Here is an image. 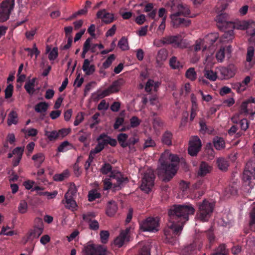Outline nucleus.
Instances as JSON below:
<instances>
[{"label":"nucleus","instance_id":"nucleus-1","mask_svg":"<svg viewBox=\"0 0 255 255\" xmlns=\"http://www.w3.org/2000/svg\"><path fill=\"white\" fill-rule=\"evenodd\" d=\"M195 211L190 204L172 206L168 211L169 222L164 230L166 238L173 239L179 236L184 224L188 221L189 216L193 215Z\"/></svg>","mask_w":255,"mask_h":255},{"label":"nucleus","instance_id":"nucleus-2","mask_svg":"<svg viewBox=\"0 0 255 255\" xmlns=\"http://www.w3.org/2000/svg\"><path fill=\"white\" fill-rule=\"evenodd\" d=\"M159 161L161 165L158 168L159 175L163 181L169 182L177 173L179 158L177 155L165 152L161 154Z\"/></svg>","mask_w":255,"mask_h":255},{"label":"nucleus","instance_id":"nucleus-3","mask_svg":"<svg viewBox=\"0 0 255 255\" xmlns=\"http://www.w3.org/2000/svg\"><path fill=\"white\" fill-rule=\"evenodd\" d=\"M157 44L158 47L171 44L174 47L183 49L188 46L186 40L184 39L180 34L165 36L159 40Z\"/></svg>","mask_w":255,"mask_h":255},{"label":"nucleus","instance_id":"nucleus-4","mask_svg":"<svg viewBox=\"0 0 255 255\" xmlns=\"http://www.w3.org/2000/svg\"><path fill=\"white\" fill-rule=\"evenodd\" d=\"M214 204L205 199L198 204V211L197 213L198 218L202 221H207L211 217L214 208Z\"/></svg>","mask_w":255,"mask_h":255},{"label":"nucleus","instance_id":"nucleus-5","mask_svg":"<svg viewBox=\"0 0 255 255\" xmlns=\"http://www.w3.org/2000/svg\"><path fill=\"white\" fill-rule=\"evenodd\" d=\"M83 255H106L107 251L103 246L88 243L84 246Z\"/></svg>","mask_w":255,"mask_h":255},{"label":"nucleus","instance_id":"nucleus-6","mask_svg":"<svg viewBox=\"0 0 255 255\" xmlns=\"http://www.w3.org/2000/svg\"><path fill=\"white\" fill-rule=\"evenodd\" d=\"M159 225L157 218L148 217L139 223L140 229L144 232H157L158 231Z\"/></svg>","mask_w":255,"mask_h":255},{"label":"nucleus","instance_id":"nucleus-7","mask_svg":"<svg viewBox=\"0 0 255 255\" xmlns=\"http://www.w3.org/2000/svg\"><path fill=\"white\" fill-rule=\"evenodd\" d=\"M154 179L155 175L153 171L149 170L144 172L140 185L141 190L149 193L154 186Z\"/></svg>","mask_w":255,"mask_h":255},{"label":"nucleus","instance_id":"nucleus-8","mask_svg":"<svg viewBox=\"0 0 255 255\" xmlns=\"http://www.w3.org/2000/svg\"><path fill=\"white\" fill-rule=\"evenodd\" d=\"M14 5V0H4L0 5V22L6 21Z\"/></svg>","mask_w":255,"mask_h":255},{"label":"nucleus","instance_id":"nucleus-9","mask_svg":"<svg viewBox=\"0 0 255 255\" xmlns=\"http://www.w3.org/2000/svg\"><path fill=\"white\" fill-rule=\"evenodd\" d=\"M112 174L111 177H113V179L116 181V182L113 183L114 188L116 189L117 188H121L124 186V184L128 182V178L124 177L120 172H117L115 174L112 173ZM112 185L113 183L110 181H106L104 182V189L105 190H108L112 187Z\"/></svg>","mask_w":255,"mask_h":255},{"label":"nucleus","instance_id":"nucleus-10","mask_svg":"<svg viewBox=\"0 0 255 255\" xmlns=\"http://www.w3.org/2000/svg\"><path fill=\"white\" fill-rule=\"evenodd\" d=\"M255 179V159L251 160L247 163L246 168L243 175V180L245 182H248L250 186L252 180Z\"/></svg>","mask_w":255,"mask_h":255},{"label":"nucleus","instance_id":"nucleus-11","mask_svg":"<svg viewBox=\"0 0 255 255\" xmlns=\"http://www.w3.org/2000/svg\"><path fill=\"white\" fill-rule=\"evenodd\" d=\"M201 141L199 137L197 136H192L189 141L188 153L192 156L197 155L201 149Z\"/></svg>","mask_w":255,"mask_h":255},{"label":"nucleus","instance_id":"nucleus-12","mask_svg":"<svg viewBox=\"0 0 255 255\" xmlns=\"http://www.w3.org/2000/svg\"><path fill=\"white\" fill-rule=\"evenodd\" d=\"M178 13H173L170 16L173 27L178 28L180 26L187 27L189 26L191 23V20L180 17V16L178 14Z\"/></svg>","mask_w":255,"mask_h":255},{"label":"nucleus","instance_id":"nucleus-13","mask_svg":"<svg viewBox=\"0 0 255 255\" xmlns=\"http://www.w3.org/2000/svg\"><path fill=\"white\" fill-rule=\"evenodd\" d=\"M228 15L225 13H222L216 16L215 20L217 25L221 30H226L228 27L233 24L227 20Z\"/></svg>","mask_w":255,"mask_h":255},{"label":"nucleus","instance_id":"nucleus-14","mask_svg":"<svg viewBox=\"0 0 255 255\" xmlns=\"http://www.w3.org/2000/svg\"><path fill=\"white\" fill-rule=\"evenodd\" d=\"M40 225L35 226L33 229L29 231L27 234V241H32L34 239L38 238L43 233V225L41 220L38 219Z\"/></svg>","mask_w":255,"mask_h":255},{"label":"nucleus","instance_id":"nucleus-15","mask_svg":"<svg viewBox=\"0 0 255 255\" xmlns=\"http://www.w3.org/2000/svg\"><path fill=\"white\" fill-rule=\"evenodd\" d=\"M221 79H228L233 77L236 73V68L234 65H230L227 67H223L220 69Z\"/></svg>","mask_w":255,"mask_h":255},{"label":"nucleus","instance_id":"nucleus-16","mask_svg":"<svg viewBox=\"0 0 255 255\" xmlns=\"http://www.w3.org/2000/svg\"><path fill=\"white\" fill-rule=\"evenodd\" d=\"M98 18L101 19L106 24H109L112 22L114 20V14L107 12L105 9L99 10L96 14Z\"/></svg>","mask_w":255,"mask_h":255},{"label":"nucleus","instance_id":"nucleus-17","mask_svg":"<svg viewBox=\"0 0 255 255\" xmlns=\"http://www.w3.org/2000/svg\"><path fill=\"white\" fill-rule=\"evenodd\" d=\"M177 10L174 13H179L178 14L180 16H183L185 17H191V10L190 6L183 3H179L177 6Z\"/></svg>","mask_w":255,"mask_h":255},{"label":"nucleus","instance_id":"nucleus-18","mask_svg":"<svg viewBox=\"0 0 255 255\" xmlns=\"http://www.w3.org/2000/svg\"><path fill=\"white\" fill-rule=\"evenodd\" d=\"M200 250V247H198L197 244L194 242L186 246L182 251V255H194L196 254L198 251Z\"/></svg>","mask_w":255,"mask_h":255},{"label":"nucleus","instance_id":"nucleus-19","mask_svg":"<svg viewBox=\"0 0 255 255\" xmlns=\"http://www.w3.org/2000/svg\"><path fill=\"white\" fill-rule=\"evenodd\" d=\"M238 186L236 183L233 182L230 184L225 189L224 195L227 198L236 195L238 193Z\"/></svg>","mask_w":255,"mask_h":255},{"label":"nucleus","instance_id":"nucleus-20","mask_svg":"<svg viewBox=\"0 0 255 255\" xmlns=\"http://www.w3.org/2000/svg\"><path fill=\"white\" fill-rule=\"evenodd\" d=\"M129 232V229L128 228H127L125 230L122 231L120 235L115 239V245L119 248L122 247L128 237Z\"/></svg>","mask_w":255,"mask_h":255},{"label":"nucleus","instance_id":"nucleus-21","mask_svg":"<svg viewBox=\"0 0 255 255\" xmlns=\"http://www.w3.org/2000/svg\"><path fill=\"white\" fill-rule=\"evenodd\" d=\"M112 93H114L113 92L111 89H110V87L109 86L108 88L103 91L99 90L97 91L96 93L92 94V98L94 101H97L100 99H102L106 96H108Z\"/></svg>","mask_w":255,"mask_h":255},{"label":"nucleus","instance_id":"nucleus-22","mask_svg":"<svg viewBox=\"0 0 255 255\" xmlns=\"http://www.w3.org/2000/svg\"><path fill=\"white\" fill-rule=\"evenodd\" d=\"M68 193H66L64 196V200H62V203L63 204H66L65 207L66 208L74 211L76 210L77 204L74 200L73 199L72 197L68 196Z\"/></svg>","mask_w":255,"mask_h":255},{"label":"nucleus","instance_id":"nucleus-23","mask_svg":"<svg viewBox=\"0 0 255 255\" xmlns=\"http://www.w3.org/2000/svg\"><path fill=\"white\" fill-rule=\"evenodd\" d=\"M118 209L117 203L113 200L110 201L107 203L106 213L109 217H113L116 213Z\"/></svg>","mask_w":255,"mask_h":255},{"label":"nucleus","instance_id":"nucleus-24","mask_svg":"<svg viewBox=\"0 0 255 255\" xmlns=\"http://www.w3.org/2000/svg\"><path fill=\"white\" fill-rule=\"evenodd\" d=\"M205 233L208 240V244L206 246V248L207 249H211L216 241V237L212 229L206 231Z\"/></svg>","mask_w":255,"mask_h":255},{"label":"nucleus","instance_id":"nucleus-25","mask_svg":"<svg viewBox=\"0 0 255 255\" xmlns=\"http://www.w3.org/2000/svg\"><path fill=\"white\" fill-rule=\"evenodd\" d=\"M229 251L225 244H220L210 255H229Z\"/></svg>","mask_w":255,"mask_h":255},{"label":"nucleus","instance_id":"nucleus-26","mask_svg":"<svg viewBox=\"0 0 255 255\" xmlns=\"http://www.w3.org/2000/svg\"><path fill=\"white\" fill-rule=\"evenodd\" d=\"M173 134L169 130H166L162 135V143L167 146H171L172 144Z\"/></svg>","mask_w":255,"mask_h":255},{"label":"nucleus","instance_id":"nucleus-27","mask_svg":"<svg viewBox=\"0 0 255 255\" xmlns=\"http://www.w3.org/2000/svg\"><path fill=\"white\" fill-rule=\"evenodd\" d=\"M213 143L218 150H221L225 148V141L223 137L216 136L213 139Z\"/></svg>","mask_w":255,"mask_h":255},{"label":"nucleus","instance_id":"nucleus-28","mask_svg":"<svg viewBox=\"0 0 255 255\" xmlns=\"http://www.w3.org/2000/svg\"><path fill=\"white\" fill-rule=\"evenodd\" d=\"M82 69L85 72L86 75H90L95 71L94 65H90V61L88 59L84 60L82 66Z\"/></svg>","mask_w":255,"mask_h":255},{"label":"nucleus","instance_id":"nucleus-29","mask_svg":"<svg viewBox=\"0 0 255 255\" xmlns=\"http://www.w3.org/2000/svg\"><path fill=\"white\" fill-rule=\"evenodd\" d=\"M255 48L250 46L247 48V53L246 55V61L250 63L251 66H253L255 64Z\"/></svg>","mask_w":255,"mask_h":255},{"label":"nucleus","instance_id":"nucleus-30","mask_svg":"<svg viewBox=\"0 0 255 255\" xmlns=\"http://www.w3.org/2000/svg\"><path fill=\"white\" fill-rule=\"evenodd\" d=\"M218 168L222 171H227L229 166V161L223 157H219L216 160Z\"/></svg>","mask_w":255,"mask_h":255},{"label":"nucleus","instance_id":"nucleus-31","mask_svg":"<svg viewBox=\"0 0 255 255\" xmlns=\"http://www.w3.org/2000/svg\"><path fill=\"white\" fill-rule=\"evenodd\" d=\"M212 170V167L207 162L202 161L200 165L198 171V175L201 176H204L207 174L210 173Z\"/></svg>","mask_w":255,"mask_h":255},{"label":"nucleus","instance_id":"nucleus-32","mask_svg":"<svg viewBox=\"0 0 255 255\" xmlns=\"http://www.w3.org/2000/svg\"><path fill=\"white\" fill-rule=\"evenodd\" d=\"M46 53H49L48 59L50 61H53L56 59L58 55L57 47H53L52 50L49 46L46 47Z\"/></svg>","mask_w":255,"mask_h":255},{"label":"nucleus","instance_id":"nucleus-33","mask_svg":"<svg viewBox=\"0 0 255 255\" xmlns=\"http://www.w3.org/2000/svg\"><path fill=\"white\" fill-rule=\"evenodd\" d=\"M169 65L173 69H177L180 70L183 68V65L175 56H172L169 60Z\"/></svg>","mask_w":255,"mask_h":255},{"label":"nucleus","instance_id":"nucleus-34","mask_svg":"<svg viewBox=\"0 0 255 255\" xmlns=\"http://www.w3.org/2000/svg\"><path fill=\"white\" fill-rule=\"evenodd\" d=\"M125 82V81L124 79L120 78L113 82L110 86V89H111L113 93H117L119 91L121 87L124 85Z\"/></svg>","mask_w":255,"mask_h":255},{"label":"nucleus","instance_id":"nucleus-35","mask_svg":"<svg viewBox=\"0 0 255 255\" xmlns=\"http://www.w3.org/2000/svg\"><path fill=\"white\" fill-rule=\"evenodd\" d=\"M35 80V78H32L31 80L26 82L24 86L26 92L30 95H32L35 92L34 86Z\"/></svg>","mask_w":255,"mask_h":255},{"label":"nucleus","instance_id":"nucleus-36","mask_svg":"<svg viewBox=\"0 0 255 255\" xmlns=\"http://www.w3.org/2000/svg\"><path fill=\"white\" fill-rule=\"evenodd\" d=\"M48 104L45 102H41L36 104L34 107V110L39 113H45L48 109Z\"/></svg>","mask_w":255,"mask_h":255},{"label":"nucleus","instance_id":"nucleus-37","mask_svg":"<svg viewBox=\"0 0 255 255\" xmlns=\"http://www.w3.org/2000/svg\"><path fill=\"white\" fill-rule=\"evenodd\" d=\"M117 140L122 147H127V141L128 140V135L127 134L124 133L119 134L117 136Z\"/></svg>","mask_w":255,"mask_h":255},{"label":"nucleus","instance_id":"nucleus-38","mask_svg":"<svg viewBox=\"0 0 255 255\" xmlns=\"http://www.w3.org/2000/svg\"><path fill=\"white\" fill-rule=\"evenodd\" d=\"M18 121V116L16 112L11 111L8 114L7 119V125L10 126L12 124L16 125Z\"/></svg>","mask_w":255,"mask_h":255},{"label":"nucleus","instance_id":"nucleus-39","mask_svg":"<svg viewBox=\"0 0 255 255\" xmlns=\"http://www.w3.org/2000/svg\"><path fill=\"white\" fill-rule=\"evenodd\" d=\"M205 77L212 81H215L217 78V75L216 72L213 70L205 69L204 71Z\"/></svg>","mask_w":255,"mask_h":255},{"label":"nucleus","instance_id":"nucleus-40","mask_svg":"<svg viewBox=\"0 0 255 255\" xmlns=\"http://www.w3.org/2000/svg\"><path fill=\"white\" fill-rule=\"evenodd\" d=\"M32 159L34 160L38 167L40 166L45 159V157L42 153H38L33 155Z\"/></svg>","mask_w":255,"mask_h":255},{"label":"nucleus","instance_id":"nucleus-41","mask_svg":"<svg viewBox=\"0 0 255 255\" xmlns=\"http://www.w3.org/2000/svg\"><path fill=\"white\" fill-rule=\"evenodd\" d=\"M185 76L187 78L192 81L195 80L197 78V74L194 68H189L186 72Z\"/></svg>","mask_w":255,"mask_h":255},{"label":"nucleus","instance_id":"nucleus-42","mask_svg":"<svg viewBox=\"0 0 255 255\" xmlns=\"http://www.w3.org/2000/svg\"><path fill=\"white\" fill-rule=\"evenodd\" d=\"M118 45L122 50L124 51L129 49L128 39L125 37H123L119 40Z\"/></svg>","mask_w":255,"mask_h":255},{"label":"nucleus","instance_id":"nucleus-43","mask_svg":"<svg viewBox=\"0 0 255 255\" xmlns=\"http://www.w3.org/2000/svg\"><path fill=\"white\" fill-rule=\"evenodd\" d=\"M88 200L92 202L97 198L101 197V194L97 192L96 190H90L88 193Z\"/></svg>","mask_w":255,"mask_h":255},{"label":"nucleus","instance_id":"nucleus-44","mask_svg":"<svg viewBox=\"0 0 255 255\" xmlns=\"http://www.w3.org/2000/svg\"><path fill=\"white\" fill-rule=\"evenodd\" d=\"M68 176V172L66 170L63 171L60 174H55L53 177V180L55 181H62L64 180L65 178Z\"/></svg>","mask_w":255,"mask_h":255},{"label":"nucleus","instance_id":"nucleus-45","mask_svg":"<svg viewBox=\"0 0 255 255\" xmlns=\"http://www.w3.org/2000/svg\"><path fill=\"white\" fill-rule=\"evenodd\" d=\"M21 131L25 134L26 138L29 136H36L37 134V130L35 128H30L27 130L25 128H22L21 129Z\"/></svg>","mask_w":255,"mask_h":255},{"label":"nucleus","instance_id":"nucleus-46","mask_svg":"<svg viewBox=\"0 0 255 255\" xmlns=\"http://www.w3.org/2000/svg\"><path fill=\"white\" fill-rule=\"evenodd\" d=\"M27 202L25 200H22L20 202L18 205V212L20 214H24L27 212Z\"/></svg>","mask_w":255,"mask_h":255},{"label":"nucleus","instance_id":"nucleus-47","mask_svg":"<svg viewBox=\"0 0 255 255\" xmlns=\"http://www.w3.org/2000/svg\"><path fill=\"white\" fill-rule=\"evenodd\" d=\"M98 141V144H100V145H103V149L105 147V146L108 144L107 142V135L105 133L101 134L97 139Z\"/></svg>","mask_w":255,"mask_h":255},{"label":"nucleus","instance_id":"nucleus-48","mask_svg":"<svg viewBox=\"0 0 255 255\" xmlns=\"http://www.w3.org/2000/svg\"><path fill=\"white\" fill-rule=\"evenodd\" d=\"M225 49L221 48L216 54V58L219 62H222L225 58Z\"/></svg>","mask_w":255,"mask_h":255},{"label":"nucleus","instance_id":"nucleus-49","mask_svg":"<svg viewBox=\"0 0 255 255\" xmlns=\"http://www.w3.org/2000/svg\"><path fill=\"white\" fill-rule=\"evenodd\" d=\"M115 56L114 54L110 55L106 61L103 63V67L105 69L109 68L112 64L113 61L115 59Z\"/></svg>","mask_w":255,"mask_h":255},{"label":"nucleus","instance_id":"nucleus-50","mask_svg":"<svg viewBox=\"0 0 255 255\" xmlns=\"http://www.w3.org/2000/svg\"><path fill=\"white\" fill-rule=\"evenodd\" d=\"M96 214L94 212H89L86 214H83L82 215L83 220L86 222H89L92 220V219L95 218Z\"/></svg>","mask_w":255,"mask_h":255},{"label":"nucleus","instance_id":"nucleus-51","mask_svg":"<svg viewBox=\"0 0 255 255\" xmlns=\"http://www.w3.org/2000/svg\"><path fill=\"white\" fill-rule=\"evenodd\" d=\"M45 135L51 141L54 140L59 137L58 132L56 130H53L52 131H46Z\"/></svg>","mask_w":255,"mask_h":255},{"label":"nucleus","instance_id":"nucleus-52","mask_svg":"<svg viewBox=\"0 0 255 255\" xmlns=\"http://www.w3.org/2000/svg\"><path fill=\"white\" fill-rule=\"evenodd\" d=\"M13 86L12 84H9L7 86L6 89L4 90L5 93V98L8 99L10 98L13 93Z\"/></svg>","mask_w":255,"mask_h":255},{"label":"nucleus","instance_id":"nucleus-53","mask_svg":"<svg viewBox=\"0 0 255 255\" xmlns=\"http://www.w3.org/2000/svg\"><path fill=\"white\" fill-rule=\"evenodd\" d=\"M112 167L110 163H105L102 165L101 169V172L103 174H107L112 170Z\"/></svg>","mask_w":255,"mask_h":255},{"label":"nucleus","instance_id":"nucleus-54","mask_svg":"<svg viewBox=\"0 0 255 255\" xmlns=\"http://www.w3.org/2000/svg\"><path fill=\"white\" fill-rule=\"evenodd\" d=\"M140 123L141 121L136 116H133L130 119V127L132 128L137 127Z\"/></svg>","mask_w":255,"mask_h":255},{"label":"nucleus","instance_id":"nucleus-55","mask_svg":"<svg viewBox=\"0 0 255 255\" xmlns=\"http://www.w3.org/2000/svg\"><path fill=\"white\" fill-rule=\"evenodd\" d=\"M70 143L67 141H64L62 142L58 147L57 150L58 152H63L67 151L68 148L67 146L69 145Z\"/></svg>","mask_w":255,"mask_h":255},{"label":"nucleus","instance_id":"nucleus-56","mask_svg":"<svg viewBox=\"0 0 255 255\" xmlns=\"http://www.w3.org/2000/svg\"><path fill=\"white\" fill-rule=\"evenodd\" d=\"M167 55V51L165 49L159 50L157 53V59L160 60H165Z\"/></svg>","mask_w":255,"mask_h":255},{"label":"nucleus","instance_id":"nucleus-57","mask_svg":"<svg viewBox=\"0 0 255 255\" xmlns=\"http://www.w3.org/2000/svg\"><path fill=\"white\" fill-rule=\"evenodd\" d=\"M101 242L104 243L106 244L107 241L109 237V233L107 231H102L100 232V234Z\"/></svg>","mask_w":255,"mask_h":255},{"label":"nucleus","instance_id":"nucleus-58","mask_svg":"<svg viewBox=\"0 0 255 255\" xmlns=\"http://www.w3.org/2000/svg\"><path fill=\"white\" fill-rule=\"evenodd\" d=\"M156 145V143L153 139H151V137H148L146 140H145V142L143 145V148L145 149L148 147H153Z\"/></svg>","mask_w":255,"mask_h":255},{"label":"nucleus","instance_id":"nucleus-59","mask_svg":"<svg viewBox=\"0 0 255 255\" xmlns=\"http://www.w3.org/2000/svg\"><path fill=\"white\" fill-rule=\"evenodd\" d=\"M178 4L175 0H170L167 3V5L170 7L171 12L174 13L177 10V6Z\"/></svg>","mask_w":255,"mask_h":255},{"label":"nucleus","instance_id":"nucleus-60","mask_svg":"<svg viewBox=\"0 0 255 255\" xmlns=\"http://www.w3.org/2000/svg\"><path fill=\"white\" fill-rule=\"evenodd\" d=\"M137 255H150V249L148 247L143 246L139 250Z\"/></svg>","mask_w":255,"mask_h":255},{"label":"nucleus","instance_id":"nucleus-61","mask_svg":"<svg viewBox=\"0 0 255 255\" xmlns=\"http://www.w3.org/2000/svg\"><path fill=\"white\" fill-rule=\"evenodd\" d=\"M166 18L164 17L162 19L161 22L157 28L158 34H162L164 33L166 27Z\"/></svg>","mask_w":255,"mask_h":255},{"label":"nucleus","instance_id":"nucleus-62","mask_svg":"<svg viewBox=\"0 0 255 255\" xmlns=\"http://www.w3.org/2000/svg\"><path fill=\"white\" fill-rule=\"evenodd\" d=\"M239 124L241 128L246 131L249 128V122L247 119H243L240 121Z\"/></svg>","mask_w":255,"mask_h":255},{"label":"nucleus","instance_id":"nucleus-63","mask_svg":"<svg viewBox=\"0 0 255 255\" xmlns=\"http://www.w3.org/2000/svg\"><path fill=\"white\" fill-rule=\"evenodd\" d=\"M89 228L92 230H97L99 228V224L97 220H93L88 222Z\"/></svg>","mask_w":255,"mask_h":255},{"label":"nucleus","instance_id":"nucleus-64","mask_svg":"<svg viewBox=\"0 0 255 255\" xmlns=\"http://www.w3.org/2000/svg\"><path fill=\"white\" fill-rule=\"evenodd\" d=\"M124 122V118L118 117L116 119L115 123L114 125V128L115 129H117L119 127L123 125Z\"/></svg>","mask_w":255,"mask_h":255}]
</instances>
